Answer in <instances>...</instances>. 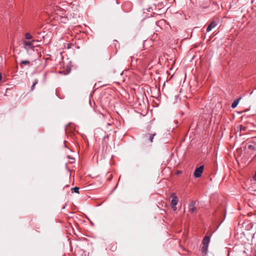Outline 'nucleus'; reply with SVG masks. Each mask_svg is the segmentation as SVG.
I'll list each match as a JSON object with an SVG mask.
<instances>
[{"label":"nucleus","instance_id":"obj_6","mask_svg":"<svg viewBox=\"0 0 256 256\" xmlns=\"http://www.w3.org/2000/svg\"><path fill=\"white\" fill-rule=\"evenodd\" d=\"M196 204V202L194 200H191L188 204V212L190 213L194 212L196 210V208L195 206V205Z\"/></svg>","mask_w":256,"mask_h":256},{"label":"nucleus","instance_id":"obj_15","mask_svg":"<svg viewBox=\"0 0 256 256\" xmlns=\"http://www.w3.org/2000/svg\"><path fill=\"white\" fill-rule=\"evenodd\" d=\"M165 23H166V21L164 20H158L156 22V26H164L165 25Z\"/></svg>","mask_w":256,"mask_h":256},{"label":"nucleus","instance_id":"obj_2","mask_svg":"<svg viewBox=\"0 0 256 256\" xmlns=\"http://www.w3.org/2000/svg\"><path fill=\"white\" fill-rule=\"evenodd\" d=\"M35 42H38V40H23L22 44L24 48L26 51H28L30 50H34L35 47L34 44Z\"/></svg>","mask_w":256,"mask_h":256},{"label":"nucleus","instance_id":"obj_13","mask_svg":"<svg viewBox=\"0 0 256 256\" xmlns=\"http://www.w3.org/2000/svg\"><path fill=\"white\" fill-rule=\"evenodd\" d=\"M240 100V98H238L236 99V100H234L232 104V108H236V106H238Z\"/></svg>","mask_w":256,"mask_h":256},{"label":"nucleus","instance_id":"obj_25","mask_svg":"<svg viewBox=\"0 0 256 256\" xmlns=\"http://www.w3.org/2000/svg\"><path fill=\"white\" fill-rule=\"evenodd\" d=\"M116 1H118V0H116ZM116 3L118 4V2H116Z\"/></svg>","mask_w":256,"mask_h":256},{"label":"nucleus","instance_id":"obj_9","mask_svg":"<svg viewBox=\"0 0 256 256\" xmlns=\"http://www.w3.org/2000/svg\"><path fill=\"white\" fill-rule=\"evenodd\" d=\"M109 136L110 135H106V136H104L102 140V145L103 146H106V148L109 146V142H108V139H109Z\"/></svg>","mask_w":256,"mask_h":256},{"label":"nucleus","instance_id":"obj_21","mask_svg":"<svg viewBox=\"0 0 256 256\" xmlns=\"http://www.w3.org/2000/svg\"><path fill=\"white\" fill-rule=\"evenodd\" d=\"M181 172H181L180 171H178V172H176V174H181Z\"/></svg>","mask_w":256,"mask_h":256},{"label":"nucleus","instance_id":"obj_18","mask_svg":"<svg viewBox=\"0 0 256 256\" xmlns=\"http://www.w3.org/2000/svg\"><path fill=\"white\" fill-rule=\"evenodd\" d=\"M240 132H244V131H246V130L247 127L243 126L242 125H240Z\"/></svg>","mask_w":256,"mask_h":256},{"label":"nucleus","instance_id":"obj_5","mask_svg":"<svg viewBox=\"0 0 256 256\" xmlns=\"http://www.w3.org/2000/svg\"><path fill=\"white\" fill-rule=\"evenodd\" d=\"M248 148L252 152V153L253 154L256 151V142L254 140L250 141Z\"/></svg>","mask_w":256,"mask_h":256},{"label":"nucleus","instance_id":"obj_3","mask_svg":"<svg viewBox=\"0 0 256 256\" xmlns=\"http://www.w3.org/2000/svg\"><path fill=\"white\" fill-rule=\"evenodd\" d=\"M170 198H172L170 202L172 208L174 211H176L177 210L176 206L178 202V198L174 192L171 194Z\"/></svg>","mask_w":256,"mask_h":256},{"label":"nucleus","instance_id":"obj_20","mask_svg":"<svg viewBox=\"0 0 256 256\" xmlns=\"http://www.w3.org/2000/svg\"><path fill=\"white\" fill-rule=\"evenodd\" d=\"M2 74L0 72V81L2 80Z\"/></svg>","mask_w":256,"mask_h":256},{"label":"nucleus","instance_id":"obj_16","mask_svg":"<svg viewBox=\"0 0 256 256\" xmlns=\"http://www.w3.org/2000/svg\"><path fill=\"white\" fill-rule=\"evenodd\" d=\"M208 246L207 245H202V252L204 254H206L208 250Z\"/></svg>","mask_w":256,"mask_h":256},{"label":"nucleus","instance_id":"obj_7","mask_svg":"<svg viewBox=\"0 0 256 256\" xmlns=\"http://www.w3.org/2000/svg\"><path fill=\"white\" fill-rule=\"evenodd\" d=\"M132 5L130 2L124 3L122 4V8L126 12H128L131 10Z\"/></svg>","mask_w":256,"mask_h":256},{"label":"nucleus","instance_id":"obj_24","mask_svg":"<svg viewBox=\"0 0 256 256\" xmlns=\"http://www.w3.org/2000/svg\"><path fill=\"white\" fill-rule=\"evenodd\" d=\"M107 125L110 126V123H108Z\"/></svg>","mask_w":256,"mask_h":256},{"label":"nucleus","instance_id":"obj_8","mask_svg":"<svg viewBox=\"0 0 256 256\" xmlns=\"http://www.w3.org/2000/svg\"><path fill=\"white\" fill-rule=\"evenodd\" d=\"M218 25V22L215 21H212L210 24L206 28V32H209L213 28H215Z\"/></svg>","mask_w":256,"mask_h":256},{"label":"nucleus","instance_id":"obj_22","mask_svg":"<svg viewBox=\"0 0 256 256\" xmlns=\"http://www.w3.org/2000/svg\"><path fill=\"white\" fill-rule=\"evenodd\" d=\"M160 4V6H163V5H164L163 2H161V3Z\"/></svg>","mask_w":256,"mask_h":256},{"label":"nucleus","instance_id":"obj_1","mask_svg":"<svg viewBox=\"0 0 256 256\" xmlns=\"http://www.w3.org/2000/svg\"><path fill=\"white\" fill-rule=\"evenodd\" d=\"M151 128L152 126L150 124L148 125L146 128L147 132L142 135V138L144 141L145 142L150 144L153 142L154 138L156 134V132H150Z\"/></svg>","mask_w":256,"mask_h":256},{"label":"nucleus","instance_id":"obj_11","mask_svg":"<svg viewBox=\"0 0 256 256\" xmlns=\"http://www.w3.org/2000/svg\"><path fill=\"white\" fill-rule=\"evenodd\" d=\"M23 40H34L32 39V34L29 32H27V33L25 34L24 38Z\"/></svg>","mask_w":256,"mask_h":256},{"label":"nucleus","instance_id":"obj_23","mask_svg":"<svg viewBox=\"0 0 256 256\" xmlns=\"http://www.w3.org/2000/svg\"><path fill=\"white\" fill-rule=\"evenodd\" d=\"M133 58H134V56H132V60Z\"/></svg>","mask_w":256,"mask_h":256},{"label":"nucleus","instance_id":"obj_10","mask_svg":"<svg viewBox=\"0 0 256 256\" xmlns=\"http://www.w3.org/2000/svg\"><path fill=\"white\" fill-rule=\"evenodd\" d=\"M210 240V236H206L202 240V245H208V243Z\"/></svg>","mask_w":256,"mask_h":256},{"label":"nucleus","instance_id":"obj_14","mask_svg":"<svg viewBox=\"0 0 256 256\" xmlns=\"http://www.w3.org/2000/svg\"><path fill=\"white\" fill-rule=\"evenodd\" d=\"M59 20L61 22L66 24L68 21V18L66 16H60Z\"/></svg>","mask_w":256,"mask_h":256},{"label":"nucleus","instance_id":"obj_17","mask_svg":"<svg viewBox=\"0 0 256 256\" xmlns=\"http://www.w3.org/2000/svg\"><path fill=\"white\" fill-rule=\"evenodd\" d=\"M38 80H35L32 85L31 86L30 90L32 91L34 90L35 86L38 84Z\"/></svg>","mask_w":256,"mask_h":256},{"label":"nucleus","instance_id":"obj_19","mask_svg":"<svg viewBox=\"0 0 256 256\" xmlns=\"http://www.w3.org/2000/svg\"><path fill=\"white\" fill-rule=\"evenodd\" d=\"M79 189H80L79 188H78L77 186H75L74 188H72V190H73L72 192H76L78 194H79Z\"/></svg>","mask_w":256,"mask_h":256},{"label":"nucleus","instance_id":"obj_4","mask_svg":"<svg viewBox=\"0 0 256 256\" xmlns=\"http://www.w3.org/2000/svg\"><path fill=\"white\" fill-rule=\"evenodd\" d=\"M204 166H201L195 170L194 175L196 178H199L202 176L204 171Z\"/></svg>","mask_w":256,"mask_h":256},{"label":"nucleus","instance_id":"obj_12","mask_svg":"<svg viewBox=\"0 0 256 256\" xmlns=\"http://www.w3.org/2000/svg\"><path fill=\"white\" fill-rule=\"evenodd\" d=\"M20 64L21 66H22L23 64L28 65L29 66H31V65H32V64H30V62L28 60H22L20 61Z\"/></svg>","mask_w":256,"mask_h":256}]
</instances>
